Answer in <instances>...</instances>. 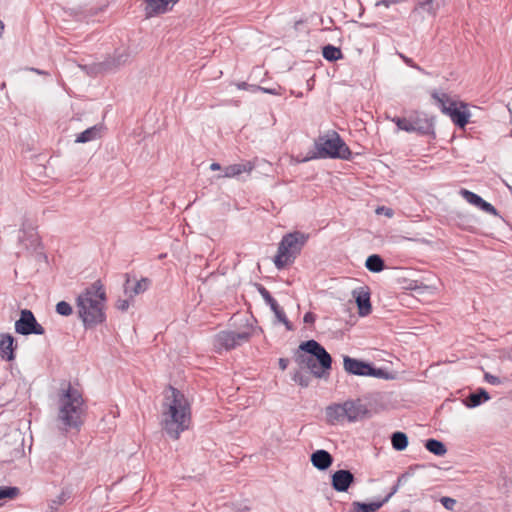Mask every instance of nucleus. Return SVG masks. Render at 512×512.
Instances as JSON below:
<instances>
[{
  "mask_svg": "<svg viewBox=\"0 0 512 512\" xmlns=\"http://www.w3.org/2000/svg\"><path fill=\"white\" fill-rule=\"evenodd\" d=\"M161 417L162 429L172 439L177 440L189 428L191 405L187 397L173 386L164 392Z\"/></svg>",
  "mask_w": 512,
  "mask_h": 512,
  "instance_id": "f257e3e1",
  "label": "nucleus"
},
{
  "mask_svg": "<svg viewBox=\"0 0 512 512\" xmlns=\"http://www.w3.org/2000/svg\"><path fill=\"white\" fill-rule=\"evenodd\" d=\"M106 300V291L100 280L90 284L77 296V315L86 329L105 322Z\"/></svg>",
  "mask_w": 512,
  "mask_h": 512,
  "instance_id": "f03ea898",
  "label": "nucleus"
},
{
  "mask_svg": "<svg viewBox=\"0 0 512 512\" xmlns=\"http://www.w3.org/2000/svg\"><path fill=\"white\" fill-rule=\"evenodd\" d=\"M85 402L82 393L68 385L67 389L59 395V411L57 420L62 431L79 430L84 422Z\"/></svg>",
  "mask_w": 512,
  "mask_h": 512,
  "instance_id": "7ed1b4c3",
  "label": "nucleus"
},
{
  "mask_svg": "<svg viewBox=\"0 0 512 512\" xmlns=\"http://www.w3.org/2000/svg\"><path fill=\"white\" fill-rule=\"evenodd\" d=\"M299 351L303 353L299 352L296 355V362L308 368L313 376L321 378L331 369V355L316 340L311 339L302 342L299 345Z\"/></svg>",
  "mask_w": 512,
  "mask_h": 512,
  "instance_id": "20e7f679",
  "label": "nucleus"
},
{
  "mask_svg": "<svg viewBox=\"0 0 512 512\" xmlns=\"http://www.w3.org/2000/svg\"><path fill=\"white\" fill-rule=\"evenodd\" d=\"M352 152L340 136L333 132L332 135L320 136L315 141V150L310 151L301 161L307 162L312 159H351Z\"/></svg>",
  "mask_w": 512,
  "mask_h": 512,
  "instance_id": "39448f33",
  "label": "nucleus"
},
{
  "mask_svg": "<svg viewBox=\"0 0 512 512\" xmlns=\"http://www.w3.org/2000/svg\"><path fill=\"white\" fill-rule=\"evenodd\" d=\"M307 240L308 235L300 231L284 235L279 242L277 254L273 260L276 268L281 270L287 265L292 264Z\"/></svg>",
  "mask_w": 512,
  "mask_h": 512,
  "instance_id": "423d86ee",
  "label": "nucleus"
},
{
  "mask_svg": "<svg viewBox=\"0 0 512 512\" xmlns=\"http://www.w3.org/2000/svg\"><path fill=\"white\" fill-rule=\"evenodd\" d=\"M15 331L20 335H43L45 333V329L29 309L21 310L20 317L15 322Z\"/></svg>",
  "mask_w": 512,
  "mask_h": 512,
  "instance_id": "0eeeda50",
  "label": "nucleus"
},
{
  "mask_svg": "<svg viewBox=\"0 0 512 512\" xmlns=\"http://www.w3.org/2000/svg\"><path fill=\"white\" fill-rule=\"evenodd\" d=\"M355 477L353 473L346 469L335 471L331 476V485L337 492H347L354 483Z\"/></svg>",
  "mask_w": 512,
  "mask_h": 512,
  "instance_id": "6e6552de",
  "label": "nucleus"
},
{
  "mask_svg": "<svg viewBox=\"0 0 512 512\" xmlns=\"http://www.w3.org/2000/svg\"><path fill=\"white\" fill-rule=\"evenodd\" d=\"M345 418L349 422H355L363 419L368 414L367 407L361 400H348L343 403Z\"/></svg>",
  "mask_w": 512,
  "mask_h": 512,
  "instance_id": "1a4fd4ad",
  "label": "nucleus"
},
{
  "mask_svg": "<svg viewBox=\"0 0 512 512\" xmlns=\"http://www.w3.org/2000/svg\"><path fill=\"white\" fill-rule=\"evenodd\" d=\"M352 295L355 298L358 313L360 316H367L372 311L371 301H370V290L367 286H362L354 289L352 291Z\"/></svg>",
  "mask_w": 512,
  "mask_h": 512,
  "instance_id": "9d476101",
  "label": "nucleus"
},
{
  "mask_svg": "<svg viewBox=\"0 0 512 512\" xmlns=\"http://www.w3.org/2000/svg\"><path fill=\"white\" fill-rule=\"evenodd\" d=\"M461 194L468 203L478 207L480 210L484 211L485 213L494 215V216L498 215L496 208L489 202L485 201L478 194H476L472 191L466 190V189H462Z\"/></svg>",
  "mask_w": 512,
  "mask_h": 512,
  "instance_id": "9b49d317",
  "label": "nucleus"
},
{
  "mask_svg": "<svg viewBox=\"0 0 512 512\" xmlns=\"http://www.w3.org/2000/svg\"><path fill=\"white\" fill-rule=\"evenodd\" d=\"M179 0H145V13L147 17H153L166 13Z\"/></svg>",
  "mask_w": 512,
  "mask_h": 512,
  "instance_id": "f8f14e48",
  "label": "nucleus"
},
{
  "mask_svg": "<svg viewBox=\"0 0 512 512\" xmlns=\"http://www.w3.org/2000/svg\"><path fill=\"white\" fill-rule=\"evenodd\" d=\"M447 115L451 118L452 122L463 128L469 122L470 112L467 111V107L464 103H460V107L456 103L452 108L447 109Z\"/></svg>",
  "mask_w": 512,
  "mask_h": 512,
  "instance_id": "ddd939ff",
  "label": "nucleus"
},
{
  "mask_svg": "<svg viewBox=\"0 0 512 512\" xmlns=\"http://www.w3.org/2000/svg\"><path fill=\"white\" fill-rule=\"evenodd\" d=\"M369 363L352 358L350 356H344L343 357V367L344 370L352 375L356 376H366L367 370H368Z\"/></svg>",
  "mask_w": 512,
  "mask_h": 512,
  "instance_id": "4468645a",
  "label": "nucleus"
},
{
  "mask_svg": "<svg viewBox=\"0 0 512 512\" xmlns=\"http://www.w3.org/2000/svg\"><path fill=\"white\" fill-rule=\"evenodd\" d=\"M129 55L125 51H115V53L100 63V69L108 72L113 71L124 65Z\"/></svg>",
  "mask_w": 512,
  "mask_h": 512,
  "instance_id": "2eb2a0df",
  "label": "nucleus"
},
{
  "mask_svg": "<svg viewBox=\"0 0 512 512\" xmlns=\"http://www.w3.org/2000/svg\"><path fill=\"white\" fill-rule=\"evenodd\" d=\"M150 283L151 281L148 278H141L140 280L132 282L130 278L127 277L124 284V293L129 296V298H133L144 293L149 288Z\"/></svg>",
  "mask_w": 512,
  "mask_h": 512,
  "instance_id": "dca6fc26",
  "label": "nucleus"
},
{
  "mask_svg": "<svg viewBox=\"0 0 512 512\" xmlns=\"http://www.w3.org/2000/svg\"><path fill=\"white\" fill-rule=\"evenodd\" d=\"M213 345L217 351L236 348L234 331H220L215 335Z\"/></svg>",
  "mask_w": 512,
  "mask_h": 512,
  "instance_id": "f3484780",
  "label": "nucleus"
},
{
  "mask_svg": "<svg viewBox=\"0 0 512 512\" xmlns=\"http://www.w3.org/2000/svg\"><path fill=\"white\" fill-rule=\"evenodd\" d=\"M310 461L316 469L325 471L332 465L333 457L328 451L319 449L311 454Z\"/></svg>",
  "mask_w": 512,
  "mask_h": 512,
  "instance_id": "a211bd4d",
  "label": "nucleus"
},
{
  "mask_svg": "<svg viewBox=\"0 0 512 512\" xmlns=\"http://www.w3.org/2000/svg\"><path fill=\"white\" fill-rule=\"evenodd\" d=\"M14 342L15 339L11 334L2 333L0 335V357L6 361H12L14 355Z\"/></svg>",
  "mask_w": 512,
  "mask_h": 512,
  "instance_id": "6ab92c4d",
  "label": "nucleus"
},
{
  "mask_svg": "<svg viewBox=\"0 0 512 512\" xmlns=\"http://www.w3.org/2000/svg\"><path fill=\"white\" fill-rule=\"evenodd\" d=\"M254 169V164L250 161H246L243 163H236L226 166L223 169V175L220 177L224 178H233L237 177L243 173H251V171Z\"/></svg>",
  "mask_w": 512,
  "mask_h": 512,
  "instance_id": "aec40b11",
  "label": "nucleus"
},
{
  "mask_svg": "<svg viewBox=\"0 0 512 512\" xmlns=\"http://www.w3.org/2000/svg\"><path fill=\"white\" fill-rule=\"evenodd\" d=\"M261 332L262 329L260 327L253 325V323H249L247 320V324L242 331H234L236 347L242 343L248 342L252 336Z\"/></svg>",
  "mask_w": 512,
  "mask_h": 512,
  "instance_id": "412c9836",
  "label": "nucleus"
},
{
  "mask_svg": "<svg viewBox=\"0 0 512 512\" xmlns=\"http://www.w3.org/2000/svg\"><path fill=\"white\" fill-rule=\"evenodd\" d=\"M326 420L328 424L334 425L343 421L345 418L343 404H332L326 407Z\"/></svg>",
  "mask_w": 512,
  "mask_h": 512,
  "instance_id": "4be33fe9",
  "label": "nucleus"
},
{
  "mask_svg": "<svg viewBox=\"0 0 512 512\" xmlns=\"http://www.w3.org/2000/svg\"><path fill=\"white\" fill-rule=\"evenodd\" d=\"M489 399V393L485 389L479 388L476 392L471 393L464 399V405L468 408H475Z\"/></svg>",
  "mask_w": 512,
  "mask_h": 512,
  "instance_id": "5701e85b",
  "label": "nucleus"
},
{
  "mask_svg": "<svg viewBox=\"0 0 512 512\" xmlns=\"http://www.w3.org/2000/svg\"><path fill=\"white\" fill-rule=\"evenodd\" d=\"M258 292L264 299L265 303L270 307V309L274 312L276 318L283 317L284 310L279 306L278 302L272 297L270 292L261 284H258Z\"/></svg>",
  "mask_w": 512,
  "mask_h": 512,
  "instance_id": "b1692460",
  "label": "nucleus"
},
{
  "mask_svg": "<svg viewBox=\"0 0 512 512\" xmlns=\"http://www.w3.org/2000/svg\"><path fill=\"white\" fill-rule=\"evenodd\" d=\"M412 132L419 135H428L433 133V124L427 118L413 117L412 118Z\"/></svg>",
  "mask_w": 512,
  "mask_h": 512,
  "instance_id": "393cba45",
  "label": "nucleus"
},
{
  "mask_svg": "<svg viewBox=\"0 0 512 512\" xmlns=\"http://www.w3.org/2000/svg\"><path fill=\"white\" fill-rule=\"evenodd\" d=\"M383 505L384 504L381 500L373 501L370 503L354 501V502H352L351 507L348 510V512H376Z\"/></svg>",
  "mask_w": 512,
  "mask_h": 512,
  "instance_id": "a878e982",
  "label": "nucleus"
},
{
  "mask_svg": "<svg viewBox=\"0 0 512 512\" xmlns=\"http://www.w3.org/2000/svg\"><path fill=\"white\" fill-rule=\"evenodd\" d=\"M102 126L94 125L77 135L76 143H87L100 138Z\"/></svg>",
  "mask_w": 512,
  "mask_h": 512,
  "instance_id": "bb28decb",
  "label": "nucleus"
},
{
  "mask_svg": "<svg viewBox=\"0 0 512 512\" xmlns=\"http://www.w3.org/2000/svg\"><path fill=\"white\" fill-rule=\"evenodd\" d=\"M432 97L437 102L441 111L446 115L447 109L452 108L456 104V101L451 100L448 94L443 92H433Z\"/></svg>",
  "mask_w": 512,
  "mask_h": 512,
  "instance_id": "cd10ccee",
  "label": "nucleus"
},
{
  "mask_svg": "<svg viewBox=\"0 0 512 512\" xmlns=\"http://www.w3.org/2000/svg\"><path fill=\"white\" fill-rule=\"evenodd\" d=\"M424 446L430 453L436 456H443L447 452L444 443L434 438L427 439Z\"/></svg>",
  "mask_w": 512,
  "mask_h": 512,
  "instance_id": "c85d7f7f",
  "label": "nucleus"
},
{
  "mask_svg": "<svg viewBox=\"0 0 512 512\" xmlns=\"http://www.w3.org/2000/svg\"><path fill=\"white\" fill-rule=\"evenodd\" d=\"M322 56L329 62H334L343 58V53L339 47L328 44L322 48Z\"/></svg>",
  "mask_w": 512,
  "mask_h": 512,
  "instance_id": "c756f323",
  "label": "nucleus"
},
{
  "mask_svg": "<svg viewBox=\"0 0 512 512\" xmlns=\"http://www.w3.org/2000/svg\"><path fill=\"white\" fill-rule=\"evenodd\" d=\"M365 267L373 273H379L381 272L384 267V260L377 254H372L368 256L365 262Z\"/></svg>",
  "mask_w": 512,
  "mask_h": 512,
  "instance_id": "7c9ffc66",
  "label": "nucleus"
},
{
  "mask_svg": "<svg viewBox=\"0 0 512 512\" xmlns=\"http://www.w3.org/2000/svg\"><path fill=\"white\" fill-rule=\"evenodd\" d=\"M392 447L396 451H403L408 446V437L405 433L397 431L391 435Z\"/></svg>",
  "mask_w": 512,
  "mask_h": 512,
  "instance_id": "2f4dec72",
  "label": "nucleus"
},
{
  "mask_svg": "<svg viewBox=\"0 0 512 512\" xmlns=\"http://www.w3.org/2000/svg\"><path fill=\"white\" fill-rule=\"evenodd\" d=\"M311 374L312 373L307 371L297 370L293 374L292 379L301 387H308L311 381Z\"/></svg>",
  "mask_w": 512,
  "mask_h": 512,
  "instance_id": "473e14b6",
  "label": "nucleus"
},
{
  "mask_svg": "<svg viewBox=\"0 0 512 512\" xmlns=\"http://www.w3.org/2000/svg\"><path fill=\"white\" fill-rule=\"evenodd\" d=\"M366 376L375 377L378 379H386V380L393 378V376L387 370L382 369V368H377V367L373 366L371 363H369Z\"/></svg>",
  "mask_w": 512,
  "mask_h": 512,
  "instance_id": "72a5a7b5",
  "label": "nucleus"
},
{
  "mask_svg": "<svg viewBox=\"0 0 512 512\" xmlns=\"http://www.w3.org/2000/svg\"><path fill=\"white\" fill-rule=\"evenodd\" d=\"M20 231L32 239L36 235V225L30 219L25 218L21 224Z\"/></svg>",
  "mask_w": 512,
  "mask_h": 512,
  "instance_id": "f704fd0d",
  "label": "nucleus"
},
{
  "mask_svg": "<svg viewBox=\"0 0 512 512\" xmlns=\"http://www.w3.org/2000/svg\"><path fill=\"white\" fill-rule=\"evenodd\" d=\"M392 122L396 124L398 129L412 133V118L394 117Z\"/></svg>",
  "mask_w": 512,
  "mask_h": 512,
  "instance_id": "c9c22d12",
  "label": "nucleus"
},
{
  "mask_svg": "<svg viewBox=\"0 0 512 512\" xmlns=\"http://www.w3.org/2000/svg\"><path fill=\"white\" fill-rule=\"evenodd\" d=\"M435 0H419L417 8H420L431 15H436L438 5H434Z\"/></svg>",
  "mask_w": 512,
  "mask_h": 512,
  "instance_id": "e433bc0d",
  "label": "nucleus"
},
{
  "mask_svg": "<svg viewBox=\"0 0 512 512\" xmlns=\"http://www.w3.org/2000/svg\"><path fill=\"white\" fill-rule=\"evenodd\" d=\"M71 497V491L68 489L62 490L61 493L51 501V508H57L65 503Z\"/></svg>",
  "mask_w": 512,
  "mask_h": 512,
  "instance_id": "4c0bfd02",
  "label": "nucleus"
},
{
  "mask_svg": "<svg viewBox=\"0 0 512 512\" xmlns=\"http://www.w3.org/2000/svg\"><path fill=\"white\" fill-rule=\"evenodd\" d=\"M56 312L61 316H70L73 313L72 306L66 301H60L56 304Z\"/></svg>",
  "mask_w": 512,
  "mask_h": 512,
  "instance_id": "58836bf2",
  "label": "nucleus"
},
{
  "mask_svg": "<svg viewBox=\"0 0 512 512\" xmlns=\"http://www.w3.org/2000/svg\"><path fill=\"white\" fill-rule=\"evenodd\" d=\"M440 503L449 511H453L456 505V500L451 497L443 496L440 498Z\"/></svg>",
  "mask_w": 512,
  "mask_h": 512,
  "instance_id": "ea45409f",
  "label": "nucleus"
},
{
  "mask_svg": "<svg viewBox=\"0 0 512 512\" xmlns=\"http://www.w3.org/2000/svg\"><path fill=\"white\" fill-rule=\"evenodd\" d=\"M399 57L403 60V62L411 68L418 70L419 72H424L423 68L417 65L411 58L407 57L402 53H398Z\"/></svg>",
  "mask_w": 512,
  "mask_h": 512,
  "instance_id": "a19ab883",
  "label": "nucleus"
},
{
  "mask_svg": "<svg viewBox=\"0 0 512 512\" xmlns=\"http://www.w3.org/2000/svg\"><path fill=\"white\" fill-rule=\"evenodd\" d=\"M484 379H485L486 382H488L491 385H500V384H502V380L498 376L492 375V374H490L488 372H486L484 374Z\"/></svg>",
  "mask_w": 512,
  "mask_h": 512,
  "instance_id": "79ce46f5",
  "label": "nucleus"
},
{
  "mask_svg": "<svg viewBox=\"0 0 512 512\" xmlns=\"http://www.w3.org/2000/svg\"><path fill=\"white\" fill-rule=\"evenodd\" d=\"M130 306V302L128 299H119L116 303L117 309L121 311H126Z\"/></svg>",
  "mask_w": 512,
  "mask_h": 512,
  "instance_id": "37998d69",
  "label": "nucleus"
},
{
  "mask_svg": "<svg viewBox=\"0 0 512 512\" xmlns=\"http://www.w3.org/2000/svg\"><path fill=\"white\" fill-rule=\"evenodd\" d=\"M399 490V486L398 485H394L392 488H391V491L383 498L381 499V501L383 502V504L387 503L389 501V499Z\"/></svg>",
  "mask_w": 512,
  "mask_h": 512,
  "instance_id": "c03bdc74",
  "label": "nucleus"
},
{
  "mask_svg": "<svg viewBox=\"0 0 512 512\" xmlns=\"http://www.w3.org/2000/svg\"><path fill=\"white\" fill-rule=\"evenodd\" d=\"M376 213L377 214L384 213L388 217L393 216V210L391 208H386L384 206L377 208Z\"/></svg>",
  "mask_w": 512,
  "mask_h": 512,
  "instance_id": "a18cd8bd",
  "label": "nucleus"
},
{
  "mask_svg": "<svg viewBox=\"0 0 512 512\" xmlns=\"http://www.w3.org/2000/svg\"><path fill=\"white\" fill-rule=\"evenodd\" d=\"M277 320L283 323L286 326L287 330H292V324L287 319L285 312H283V317H277Z\"/></svg>",
  "mask_w": 512,
  "mask_h": 512,
  "instance_id": "49530a36",
  "label": "nucleus"
},
{
  "mask_svg": "<svg viewBox=\"0 0 512 512\" xmlns=\"http://www.w3.org/2000/svg\"><path fill=\"white\" fill-rule=\"evenodd\" d=\"M257 89L261 90L264 93L271 94V95H278L279 94L278 90L276 88H265V87L258 86Z\"/></svg>",
  "mask_w": 512,
  "mask_h": 512,
  "instance_id": "de8ad7c7",
  "label": "nucleus"
},
{
  "mask_svg": "<svg viewBox=\"0 0 512 512\" xmlns=\"http://www.w3.org/2000/svg\"><path fill=\"white\" fill-rule=\"evenodd\" d=\"M303 320H304V322H305V323H312V322H314V320H315V316H314V314H313V313L308 312V313H306V314L304 315Z\"/></svg>",
  "mask_w": 512,
  "mask_h": 512,
  "instance_id": "09e8293b",
  "label": "nucleus"
},
{
  "mask_svg": "<svg viewBox=\"0 0 512 512\" xmlns=\"http://www.w3.org/2000/svg\"><path fill=\"white\" fill-rule=\"evenodd\" d=\"M289 364V360L287 358L279 359V367L281 370H285Z\"/></svg>",
  "mask_w": 512,
  "mask_h": 512,
  "instance_id": "8fccbe9b",
  "label": "nucleus"
},
{
  "mask_svg": "<svg viewBox=\"0 0 512 512\" xmlns=\"http://www.w3.org/2000/svg\"><path fill=\"white\" fill-rule=\"evenodd\" d=\"M29 70L32 72H35L39 75H48V72H46L44 70L37 69V68H29Z\"/></svg>",
  "mask_w": 512,
  "mask_h": 512,
  "instance_id": "3c124183",
  "label": "nucleus"
},
{
  "mask_svg": "<svg viewBox=\"0 0 512 512\" xmlns=\"http://www.w3.org/2000/svg\"><path fill=\"white\" fill-rule=\"evenodd\" d=\"M210 169L212 171H217V170H221V165L217 162H213L211 165H210Z\"/></svg>",
  "mask_w": 512,
  "mask_h": 512,
  "instance_id": "603ef678",
  "label": "nucleus"
},
{
  "mask_svg": "<svg viewBox=\"0 0 512 512\" xmlns=\"http://www.w3.org/2000/svg\"><path fill=\"white\" fill-rule=\"evenodd\" d=\"M406 479V474H402L401 476L398 477L397 479V482L395 483L396 485H398L399 487L401 486V484H403V481Z\"/></svg>",
  "mask_w": 512,
  "mask_h": 512,
  "instance_id": "864d4df0",
  "label": "nucleus"
},
{
  "mask_svg": "<svg viewBox=\"0 0 512 512\" xmlns=\"http://www.w3.org/2000/svg\"><path fill=\"white\" fill-rule=\"evenodd\" d=\"M238 89L245 90L248 87V84L246 82H241L237 84Z\"/></svg>",
  "mask_w": 512,
  "mask_h": 512,
  "instance_id": "5fc2aeb1",
  "label": "nucleus"
},
{
  "mask_svg": "<svg viewBox=\"0 0 512 512\" xmlns=\"http://www.w3.org/2000/svg\"><path fill=\"white\" fill-rule=\"evenodd\" d=\"M4 30V24L3 22L0 20V34L3 32Z\"/></svg>",
  "mask_w": 512,
  "mask_h": 512,
  "instance_id": "6e6d98bb",
  "label": "nucleus"
}]
</instances>
